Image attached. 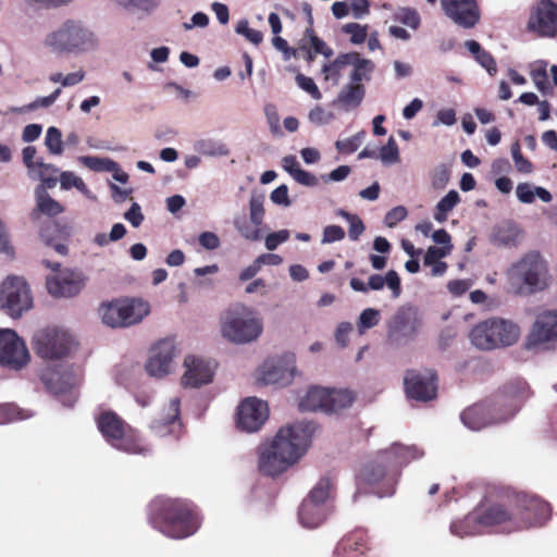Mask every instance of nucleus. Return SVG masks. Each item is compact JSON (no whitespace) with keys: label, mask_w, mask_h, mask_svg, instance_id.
<instances>
[{"label":"nucleus","mask_w":557,"mask_h":557,"mask_svg":"<svg viewBox=\"0 0 557 557\" xmlns=\"http://www.w3.org/2000/svg\"><path fill=\"white\" fill-rule=\"evenodd\" d=\"M315 430L311 421H298L281 428L270 442L259 447V471L274 478L299 462L311 446Z\"/></svg>","instance_id":"1"},{"label":"nucleus","mask_w":557,"mask_h":557,"mask_svg":"<svg viewBox=\"0 0 557 557\" xmlns=\"http://www.w3.org/2000/svg\"><path fill=\"white\" fill-rule=\"evenodd\" d=\"M423 455L424 451L416 445L404 446L394 443L364 465L359 473V481L368 485L379 497L392 496L399 480V468L422 458Z\"/></svg>","instance_id":"2"},{"label":"nucleus","mask_w":557,"mask_h":557,"mask_svg":"<svg viewBox=\"0 0 557 557\" xmlns=\"http://www.w3.org/2000/svg\"><path fill=\"white\" fill-rule=\"evenodd\" d=\"M552 517L550 505L537 495L517 493L505 503L492 504L488 516L498 522V532L512 533L533 528H541Z\"/></svg>","instance_id":"3"},{"label":"nucleus","mask_w":557,"mask_h":557,"mask_svg":"<svg viewBox=\"0 0 557 557\" xmlns=\"http://www.w3.org/2000/svg\"><path fill=\"white\" fill-rule=\"evenodd\" d=\"M149 522L153 529L174 540L186 539L200 527V518L191 504L172 498H156L151 502Z\"/></svg>","instance_id":"4"},{"label":"nucleus","mask_w":557,"mask_h":557,"mask_svg":"<svg viewBox=\"0 0 557 557\" xmlns=\"http://www.w3.org/2000/svg\"><path fill=\"white\" fill-rule=\"evenodd\" d=\"M42 47L55 54H84L99 49L96 32L81 20L69 18L46 34Z\"/></svg>","instance_id":"5"},{"label":"nucleus","mask_w":557,"mask_h":557,"mask_svg":"<svg viewBox=\"0 0 557 557\" xmlns=\"http://www.w3.org/2000/svg\"><path fill=\"white\" fill-rule=\"evenodd\" d=\"M219 324L221 336L235 345L251 344L263 333L262 318L244 304H234L225 309Z\"/></svg>","instance_id":"6"},{"label":"nucleus","mask_w":557,"mask_h":557,"mask_svg":"<svg viewBox=\"0 0 557 557\" xmlns=\"http://www.w3.org/2000/svg\"><path fill=\"white\" fill-rule=\"evenodd\" d=\"M96 424L104 441L114 449L135 455H146L149 451L139 433L115 412H100L96 417Z\"/></svg>","instance_id":"7"},{"label":"nucleus","mask_w":557,"mask_h":557,"mask_svg":"<svg viewBox=\"0 0 557 557\" xmlns=\"http://www.w3.org/2000/svg\"><path fill=\"white\" fill-rule=\"evenodd\" d=\"M520 327L511 320L491 318L479 322L470 333L471 344L481 350H493L517 343Z\"/></svg>","instance_id":"8"},{"label":"nucleus","mask_w":557,"mask_h":557,"mask_svg":"<svg viewBox=\"0 0 557 557\" xmlns=\"http://www.w3.org/2000/svg\"><path fill=\"white\" fill-rule=\"evenodd\" d=\"M510 288L517 294H532L547 285V268L537 252H530L513 263L507 272Z\"/></svg>","instance_id":"9"},{"label":"nucleus","mask_w":557,"mask_h":557,"mask_svg":"<svg viewBox=\"0 0 557 557\" xmlns=\"http://www.w3.org/2000/svg\"><path fill=\"white\" fill-rule=\"evenodd\" d=\"M528 386L524 382L517 384V391L510 392L511 399L505 405L506 411L500 412L499 405L479 404L463 410L460 419L465 426L472 431H479L487 425L499 423L511 418L520 408Z\"/></svg>","instance_id":"10"},{"label":"nucleus","mask_w":557,"mask_h":557,"mask_svg":"<svg viewBox=\"0 0 557 557\" xmlns=\"http://www.w3.org/2000/svg\"><path fill=\"white\" fill-rule=\"evenodd\" d=\"M334 480L330 475L322 476L310 490L298 510L299 523L306 529H315L325 522L331 513V497Z\"/></svg>","instance_id":"11"},{"label":"nucleus","mask_w":557,"mask_h":557,"mask_svg":"<svg viewBox=\"0 0 557 557\" xmlns=\"http://www.w3.org/2000/svg\"><path fill=\"white\" fill-rule=\"evenodd\" d=\"M102 322L111 327H126L139 323L150 312L147 301L121 298L100 307Z\"/></svg>","instance_id":"12"},{"label":"nucleus","mask_w":557,"mask_h":557,"mask_svg":"<svg viewBox=\"0 0 557 557\" xmlns=\"http://www.w3.org/2000/svg\"><path fill=\"white\" fill-rule=\"evenodd\" d=\"M34 350L45 360H60L70 355L75 346L73 335L60 327H47L35 333Z\"/></svg>","instance_id":"13"},{"label":"nucleus","mask_w":557,"mask_h":557,"mask_svg":"<svg viewBox=\"0 0 557 557\" xmlns=\"http://www.w3.org/2000/svg\"><path fill=\"white\" fill-rule=\"evenodd\" d=\"M41 381L47 389L59 397L63 406L72 408L77 396L74 391L79 379L77 373L67 367L47 368L41 373Z\"/></svg>","instance_id":"14"},{"label":"nucleus","mask_w":557,"mask_h":557,"mask_svg":"<svg viewBox=\"0 0 557 557\" xmlns=\"http://www.w3.org/2000/svg\"><path fill=\"white\" fill-rule=\"evenodd\" d=\"M33 306V298L26 281L9 276L0 285V308L10 317L18 318Z\"/></svg>","instance_id":"15"},{"label":"nucleus","mask_w":557,"mask_h":557,"mask_svg":"<svg viewBox=\"0 0 557 557\" xmlns=\"http://www.w3.org/2000/svg\"><path fill=\"white\" fill-rule=\"evenodd\" d=\"M52 273L47 276L46 285L53 297H73L84 287L85 281L81 272L71 269H60L59 263L44 261Z\"/></svg>","instance_id":"16"},{"label":"nucleus","mask_w":557,"mask_h":557,"mask_svg":"<svg viewBox=\"0 0 557 557\" xmlns=\"http://www.w3.org/2000/svg\"><path fill=\"white\" fill-rule=\"evenodd\" d=\"M25 342L11 329H0V367L18 371L29 361Z\"/></svg>","instance_id":"17"},{"label":"nucleus","mask_w":557,"mask_h":557,"mask_svg":"<svg viewBox=\"0 0 557 557\" xmlns=\"http://www.w3.org/2000/svg\"><path fill=\"white\" fill-rule=\"evenodd\" d=\"M264 215V196L252 193L249 199V219L244 213L236 214L233 219V225L243 238L257 242L262 237L260 226L263 223Z\"/></svg>","instance_id":"18"},{"label":"nucleus","mask_w":557,"mask_h":557,"mask_svg":"<svg viewBox=\"0 0 557 557\" xmlns=\"http://www.w3.org/2000/svg\"><path fill=\"white\" fill-rule=\"evenodd\" d=\"M556 341L557 310H546L539 313L527 337V349L545 350Z\"/></svg>","instance_id":"19"},{"label":"nucleus","mask_w":557,"mask_h":557,"mask_svg":"<svg viewBox=\"0 0 557 557\" xmlns=\"http://www.w3.org/2000/svg\"><path fill=\"white\" fill-rule=\"evenodd\" d=\"M492 504L480 506L465 516L462 519H455L449 525L450 534L459 539L473 536L483 533L486 529L493 528L498 532V522L488 518Z\"/></svg>","instance_id":"20"},{"label":"nucleus","mask_w":557,"mask_h":557,"mask_svg":"<svg viewBox=\"0 0 557 557\" xmlns=\"http://www.w3.org/2000/svg\"><path fill=\"white\" fill-rule=\"evenodd\" d=\"M296 374L294 355H285L265 360L258 369V381L264 385L289 384Z\"/></svg>","instance_id":"21"},{"label":"nucleus","mask_w":557,"mask_h":557,"mask_svg":"<svg viewBox=\"0 0 557 557\" xmlns=\"http://www.w3.org/2000/svg\"><path fill=\"white\" fill-rule=\"evenodd\" d=\"M177 356L176 346L173 339L164 338L156 343L145 364L149 376L161 379L174 370V360Z\"/></svg>","instance_id":"22"},{"label":"nucleus","mask_w":557,"mask_h":557,"mask_svg":"<svg viewBox=\"0 0 557 557\" xmlns=\"http://www.w3.org/2000/svg\"><path fill=\"white\" fill-rule=\"evenodd\" d=\"M404 384L408 397L412 399L428 401L436 396V375L433 370H409Z\"/></svg>","instance_id":"23"},{"label":"nucleus","mask_w":557,"mask_h":557,"mask_svg":"<svg viewBox=\"0 0 557 557\" xmlns=\"http://www.w3.org/2000/svg\"><path fill=\"white\" fill-rule=\"evenodd\" d=\"M527 27L541 37H554L557 34V4L541 0L532 9Z\"/></svg>","instance_id":"24"},{"label":"nucleus","mask_w":557,"mask_h":557,"mask_svg":"<svg viewBox=\"0 0 557 557\" xmlns=\"http://www.w3.org/2000/svg\"><path fill=\"white\" fill-rule=\"evenodd\" d=\"M441 5L444 14L461 28L471 29L480 21L476 0H441Z\"/></svg>","instance_id":"25"},{"label":"nucleus","mask_w":557,"mask_h":557,"mask_svg":"<svg viewBox=\"0 0 557 557\" xmlns=\"http://www.w3.org/2000/svg\"><path fill=\"white\" fill-rule=\"evenodd\" d=\"M268 417V404L256 397H249L238 406L236 425L247 433L257 432Z\"/></svg>","instance_id":"26"},{"label":"nucleus","mask_w":557,"mask_h":557,"mask_svg":"<svg viewBox=\"0 0 557 557\" xmlns=\"http://www.w3.org/2000/svg\"><path fill=\"white\" fill-rule=\"evenodd\" d=\"M421 326L419 312L413 307L401 308L394 315L388 330L392 341L401 343L413 338Z\"/></svg>","instance_id":"27"},{"label":"nucleus","mask_w":557,"mask_h":557,"mask_svg":"<svg viewBox=\"0 0 557 557\" xmlns=\"http://www.w3.org/2000/svg\"><path fill=\"white\" fill-rule=\"evenodd\" d=\"M181 399L178 397L170 398L169 403L163 407L159 418L154 419L150 425L151 431L159 437L174 436L177 437L182 431V422L180 419Z\"/></svg>","instance_id":"28"},{"label":"nucleus","mask_w":557,"mask_h":557,"mask_svg":"<svg viewBox=\"0 0 557 557\" xmlns=\"http://www.w3.org/2000/svg\"><path fill=\"white\" fill-rule=\"evenodd\" d=\"M185 373L182 377V384L185 387H199L212 381L215 364L213 361L187 356L184 360Z\"/></svg>","instance_id":"29"},{"label":"nucleus","mask_w":557,"mask_h":557,"mask_svg":"<svg viewBox=\"0 0 557 557\" xmlns=\"http://www.w3.org/2000/svg\"><path fill=\"white\" fill-rule=\"evenodd\" d=\"M368 550L367 536L362 532H355L338 542L334 557H368Z\"/></svg>","instance_id":"30"},{"label":"nucleus","mask_w":557,"mask_h":557,"mask_svg":"<svg viewBox=\"0 0 557 557\" xmlns=\"http://www.w3.org/2000/svg\"><path fill=\"white\" fill-rule=\"evenodd\" d=\"M520 235L519 226L515 222L506 220L494 226L491 233V242L502 247H515L520 240Z\"/></svg>","instance_id":"31"},{"label":"nucleus","mask_w":557,"mask_h":557,"mask_svg":"<svg viewBox=\"0 0 557 557\" xmlns=\"http://www.w3.org/2000/svg\"><path fill=\"white\" fill-rule=\"evenodd\" d=\"M36 208L30 213L32 219H37L39 213L48 216H55L63 212V207L60 202L54 200L45 186H37L35 188Z\"/></svg>","instance_id":"32"},{"label":"nucleus","mask_w":557,"mask_h":557,"mask_svg":"<svg viewBox=\"0 0 557 557\" xmlns=\"http://www.w3.org/2000/svg\"><path fill=\"white\" fill-rule=\"evenodd\" d=\"M347 66H351L349 74L350 83L360 84L362 81H370L371 74L374 71V63L364 59L358 52H348Z\"/></svg>","instance_id":"33"},{"label":"nucleus","mask_w":557,"mask_h":557,"mask_svg":"<svg viewBox=\"0 0 557 557\" xmlns=\"http://www.w3.org/2000/svg\"><path fill=\"white\" fill-rule=\"evenodd\" d=\"M282 168L286 171L298 184L306 187H315L319 185V178L304 169L295 156H285L282 159Z\"/></svg>","instance_id":"34"},{"label":"nucleus","mask_w":557,"mask_h":557,"mask_svg":"<svg viewBox=\"0 0 557 557\" xmlns=\"http://www.w3.org/2000/svg\"><path fill=\"white\" fill-rule=\"evenodd\" d=\"M60 173L55 165L46 163L42 158H38V164L35 166L34 172H29L28 176L32 180H39L41 184L38 186H45V189H51L55 187L58 181H60Z\"/></svg>","instance_id":"35"},{"label":"nucleus","mask_w":557,"mask_h":557,"mask_svg":"<svg viewBox=\"0 0 557 557\" xmlns=\"http://www.w3.org/2000/svg\"><path fill=\"white\" fill-rule=\"evenodd\" d=\"M327 388L320 386L310 387L299 400L301 411L326 410Z\"/></svg>","instance_id":"36"},{"label":"nucleus","mask_w":557,"mask_h":557,"mask_svg":"<svg viewBox=\"0 0 557 557\" xmlns=\"http://www.w3.org/2000/svg\"><path fill=\"white\" fill-rule=\"evenodd\" d=\"M385 285L391 289L393 298H398L400 296L401 284L396 271L389 270L385 276L372 274L368 280L369 290H381Z\"/></svg>","instance_id":"37"},{"label":"nucleus","mask_w":557,"mask_h":557,"mask_svg":"<svg viewBox=\"0 0 557 557\" xmlns=\"http://www.w3.org/2000/svg\"><path fill=\"white\" fill-rule=\"evenodd\" d=\"M364 94L363 85L349 83L342 88L336 102L345 109L357 108L362 102Z\"/></svg>","instance_id":"38"},{"label":"nucleus","mask_w":557,"mask_h":557,"mask_svg":"<svg viewBox=\"0 0 557 557\" xmlns=\"http://www.w3.org/2000/svg\"><path fill=\"white\" fill-rule=\"evenodd\" d=\"M194 150L206 157H227L230 154V148L226 144L214 138H200L194 143Z\"/></svg>","instance_id":"39"},{"label":"nucleus","mask_w":557,"mask_h":557,"mask_svg":"<svg viewBox=\"0 0 557 557\" xmlns=\"http://www.w3.org/2000/svg\"><path fill=\"white\" fill-rule=\"evenodd\" d=\"M354 399V394L348 389L327 388L325 412H337L342 409H346L351 406Z\"/></svg>","instance_id":"40"},{"label":"nucleus","mask_w":557,"mask_h":557,"mask_svg":"<svg viewBox=\"0 0 557 557\" xmlns=\"http://www.w3.org/2000/svg\"><path fill=\"white\" fill-rule=\"evenodd\" d=\"M465 46L474 57L475 61L484 67L491 76L496 75V61L488 51L482 49L481 45L475 40H467Z\"/></svg>","instance_id":"41"},{"label":"nucleus","mask_w":557,"mask_h":557,"mask_svg":"<svg viewBox=\"0 0 557 557\" xmlns=\"http://www.w3.org/2000/svg\"><path fill=\"white\" fill-rule=\"evenodd\" d=\"M517 198L522 203H532L537 196L543 202H550L553 199L552 194L540 186H532L529 183H520L516 189Z\"/></svg>","instance_id":"42"},{"label":"nucleus","mask_w":557,"mask_h":557,"mask_svg":"<svg viewBox=\"0 0 557 557\" xmlns=\"http://www.w3.org/2000/svg\"><path fill=\"white\" fill-rule=\"evenodd\" d=\"M460 197L458 191L449 190L436 205L433 218L435 221L443 223L447 220L448 213L459 203Z\"/></svg>","instance_id":"43"},{"label":"nucleus","mask_w":557,"mask_h":557,"mask_svg":"<svg viewBox=\"0 0 557 557\" xmlns=\"http://www.w3.org/2000/svg\"><path fill=\"white\" fill-rule=\"evenodd\" d=\"M33 416V411L21 409L14 404H0V425L26 420Z\"/></svg>","instance_id":"44"},{"label":"nucleus","mask_w":557,"mask_h":557,"mask_svg":"<svg viewBox=\"0 0 557 557\" xmlns=\"http://www.w3.org/2000/svg\"><path fill=\"white\" fill-rule=\"evenodd\" d=\"M60 186L63 190H69L71 188H76L84 196L89 199H95V196L91 194L87 185L84 183L82 177L76 175L74 172L64 171L60 173Z\"/></svg>","instance_id":"45"},{"label":"nucleus","mask_w":557,"mask_h":557,"mask_svg":"<svg viewBox=\"0 0 557 557\" xmlns=\"http://www.w3.org/2000/svg\"><path fill=\"white\" fill-rule=\"evenodd\" d=\"M348 52L341 53L336 59L322 66V73L326 81L332 79L334 84H338L342 77V71L347 66Z\"/></svg>","instance_id":"46"},{"label":"nucleus","mask_w":557,"mask_h":557,"mask_svg":"<svg viewBox=\"0 0 557 557\" xmlns=\"http://www.w3.org/2000/svg\"><path fill=\"white\" fill-rule=\"evenodd\" d=\"M546 66L547 63L545 61L536 62L534 67L531 70V77L537 90L544 95H550L553 92V88L548 82Z\"/></svg>","instance_id":"47"},{"label":"nucleus","mask_w":557,"mask_h":557,"mask_svg":"<svg viewBox=\"0 0 557 557\" xmlns=\"http://www.w3.org/2000/svg\"><path fill=\"white\" fill-rule=\"evenodd\" d=\"M45 146L52 156H61L64 151V144L61 131L55 126L47 128L45 136Z\"/></svg>","instance_id":"48"},{"label":"nucleus","mask_w":557,"mask_h":557,"mask_svg":"<svg viewBox=\"0 0 557 557\" xmlns=\"http://www.w3.org/2000/svg\"><path fill=\"white\" fill-rule=\"evenodd\" d=\"M78 161L96 172H107L116 169V162L108 158L83 156L78 158Z\"/></svg>","instance_id":"49"},{"label":"nucleus","mask_w":557,"mask_h":557,"mask_svg":"<svg viewBox=\"0 0 557 557\" xmlns=\"http://www.w3.org/2000/svg\"><path fill=\"white\" fill-rule=\"evenodd\" d=\"M342 33L349 36V41L354 45H361L368 37V25L359 23H347L342 26Z\"/></svg>","instance_id":"50"},{"label":"nucleus","mask_w":557,"mask_h":557,"mask_svg":"<svg viewBox=\"0 0 557 557\" xmlns=\"http://www.w3.org/2000/svg\"><path fill=\"white\" fill-rule=\"evenodd\" d=\"M381 319V313L377 309L368 308L364 309L360 315L357 323L358 332L363 334L367 330L374 327L379 324Z\"/></svg>","instance_id":"51"},{"label":"nucleus","mask_w":557,"mask_h":557,"mask_svg":"<svg viewBox=\"0 0 557 557\" xmlns=\"http://www.w3.org/2000/svg\"><path fill=\"white\" fill-rule=\"evenodd\" d=\"M366 137V132L360 131L356 135L349 138L339 139L335 143L336 149L346 154H350L358 150Z\"/></svg>","instance_id":"52"},{"label":"nucleus","mask_w":557,"mask_h":557,"mask_svg":"<svg viewBox=\"0 0 557 557\" xmlns=\"http://www.w3.org/2000/svg\"><path fill=\"white\" fill-rule=\"evenodd\" d=\"M383 164L391 165L399 160V150L398 146L393 137H389L386 145H384L380 149V153L377 156Z\"/></svg>","instance_id":"53"},{"label":"nucleus","mask_w":557,"mask_h":557,"mask_svg":"<svg viewBox=\"0 0 557 557\" xmlns=\"http://www.w3.org/2000/svg\"><path fill=\"white\" fill-rule=\"evenodd\" d=\"M394 20L413 29L420 25L418 12L410 8H400L394 13Z\"/></svg>","instance_id":"54"},{"label":"nucleus","mask_w":557,"mask_h":557,"mask_svg":"<svg viewBox=\"0 0 557 557\" xmlns=\"http://www.w3.org/2000/svg\"><path fill=\"white\" fill-rule=\"evenodd\" d=\"M235 32L238 35L244 36L247 40L252 42L253 45H259L263 40V35L260 30L253 29L249 27V22L246 18L240 20L236 27Z\"/></svg>","instance_id":"55"},{"label":"nucleus","mask_w":557,"mask_h":557,"mask_svg":"<svg viewBox=\"0 0 557 557\" xmlns=\"http://www.w3.org/2000/svg\"><path fill=\"white\" fill-rule=\"evenodd\" d=\"M305 37L310 39L314 53L323 54L325 58H331L333 55V49L330 48L322 39L317 37L311 27L306 29Z\"/></svg>","instance_id":"56"},{"label":"nucleus","mask_w":557,"mask_h":557,"mask_svg":"<svg viewBox=\"0 0 557 557\" xmlns=\"http://www.w3.org/2000/svg\"><path fill=\"white\" fill-rule=\"evenodd\" d=\"M511 156H512L517 171H519L520 173H523V174H529L532 172L533 165L529 160H527L522 156L520 145L518 143L512 144Z\"/></svg>","instance_id":"57"},{"label":"nucleus","mask_w":557,"mask_h":557,"mask_svg":"<svg viewBox=\"0 0 557 557\" xmlns=\"http://www.w3.org/2000/svg\"><path fill=\"white\" fill-rule=\"evenodd\" d=\"M449 181V171L445 164H440L431 172V184L435 189H444Z\"/></svg>","instance_id":"58"},{"label":"nucleus","mask_w":557,"mask_h":557,"mask_svg":"<svg viewBox=\"0 0 557 557\" xmlns=\"http://www.w3.org/2000/svg\"><path fill=\"white\" fill-rule=\"evenodd\" d=\"M451 249L453 246L429 247L423 259L424 265H431L433 262H440L442 258H445L450 253Z\"/></svg>","instance_id":"59"},{"label":"nucleus","mask_w":557,"mask_h":557,"mask_svg":"<svg viewBox=\"0 0 557 557\" xmlns=\"http://www.w3.org/2000/svg\"><path fill=\"white\" fill-rule=\"evenodd\" d=\"M345 231L339 225H327L323 228L321 243L323 245L341 242L345 238Z\"/></svg>","instance_id":"60"},{"label":"nucleus","mask_w":557,"mask_h":557,"mask_svg":"<svg viewBox=\"0 0 557 557\" xmlns=\"http://www.w3.org/2000/svg\"><path fill=\"white\" fill-rule=\"evenodd\" d=\"M296 83L299 88L307 91L313 99L319 100L321 99L322 95L314 83V81L311 77H308L304 74H297L296 75Z\"/></svg>","instance_id":"61"},{"label":"nucleus","mask_w":557,"mask_h":557,"mask_svg":"<svg viewBox=\"0 0 557 557\" xmlns=\"http://www.w3.org/2000/svg\"><path fill=\"white\" fill-rule=\"evenodd\" d=\"M290 232L288 230H280L277 232L270 233L265 239V248L270 251L275 250L281 244L288 240Z\"/></svg>","instance_id":"62"},{"label":"nucleus","mask_w":557,"mask_h":557,"mask_svg":"<svg viewBox=\"0 0 557 557\" xmlns=\"http://www.w3.org/2000/svg\"><path fill=\"white\" fill-rule=\"evenodd\" d=\"M333 119L334 114L320 106L314 107L309 112L310 122L319 126L329 124Z\"/></svg>","instance_id":"63"},{"label":"nucleus","mask_w":557,"mask_h":557,"mask_svg":"<svg viewBox=\"0 0 557 557\" xmlns=\"http://www.w3.org/2000/svg\"><path fill=\"white\" fill-rule=\"evenodd\" d=\"M407 214V209L404 206H397L386 213L384 223L388 227H394L397 223L405 220Z\"/></svg>","instance_id":"64"}]
</instances>
